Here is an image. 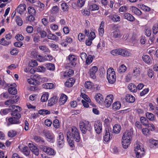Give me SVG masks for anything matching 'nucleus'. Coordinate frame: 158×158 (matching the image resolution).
I'll list each match as a JSON object with an SVG mask.
<instances>
[{
	"instance_id": "f704fd0d",
	"label": "nucleus",
	"mask_w": 158,
	"mask_h": 158,
	"mask_svg": "<svg viewBox=\"0 0 158 158\" xmlns=\"http://www.w3.org/2000/svg\"><path fill=\"white\" fill-rule=\"evenodd\" d=\"M132 11L133 13L137 15H139L142 14V12L139 9L134 6L132 7Z\"/></svg>"
},
{
	"instance_id": "0e129e2a",
	"label": "nucleus",
	"mask_w": 158,
	"mask_h": 158,
	"mask_svg": "<svg viewBox=\"0 0 158 158\" xmlns=\"http://www.w3.org/2000/svg\"><path fill=\"white\" fill-rule=\"evenodd\" d=\"M47 68L48 70H53L55 69V66L54 64L48 63L47 64Z\"/></svg>"
},
{
	"instance_id": "f8f14e48",
	"label": "nucleus",
	"mask_w": 158,
	"mask_h": 158,
	"mask_svg": "<svg viewBox=\"0 0 158 158\" xmlns=\"http://www.w3.org/2000/svg\"><path fill=\"white\" fill-rule=\"evenodd\" d=\"M131 132L129 131H127L123 133L122 138V139L125 140H128V141H131Z\"/></svg>"
},
{
	"instance_id": "4be33fe9",
	"label": "nucleus",
	"mask_w": 158,
	"mask_h": 158,
	"mask_svg": "<svg viewBox=\"0 0 158 158\" xmlns=\"http://www.w3.org/2000/svg\"><path fill=\"white\" fill-rule=\"evenodd\" d=\"M110 137L109 129H106V132L103 137L104 141L106 142H108L110 140Z\"/></svg>"
},
{
	"instance_id": "aec40b11",
	"label": "nucleus",
	"mask_w": 158,
	"mask_h": 158,
	"mask_svg": "<svg viewBox=\"0 0 158 158\" xmlns=\"http://www.w3.org/2000/svg\"><path fill=\"white\" fill-rule=\"evenodd\" d=\"M124 16L125 19L130 21L133 22L135 20V18L134 16L129 13H125L124 15Z\"/></svg>"
},
{
	"instance_id": "f03ea898",
	"label": "nucleus",
	"mask_w": 158,
	"mask_h": 158,
	"mask_svg": "<svg viewBox=\"0 0 158 158\" xmlns=\"http://www.w3.org/2000/svg\"><path fill=\"white\" fill-rule=\"evenodd\" d=\"M72 138L76 142H79L81 139L80 133L77 128L75 126H73L71 128V133L67 132V138Z\"/></svg>"
},
{
	"instance_id": "680f3d73",
	"label": "nucleus",
	"mask_w": 158,
	"mask_h": 158,
	"mask_svg": "<svg viewBox=\"0 0 158 158\" xmlns=\"http://www.w3.org/2000/svg\"><path fill=\"white\" fill-rule=\"evenodd\" d=\"M67 139L69 145L71 147H73L74 145L73 139H72V138H69H69H67Z\"/></svg>"
},
{
	"instance_id": "b1692460",
	"label": "nucleus",
	"mask_w": 158,
	"mask_h": 158,
	"mask_svg": "<svg viewBox=\"0 0 158 158\" xmlns=\"http://www.w3.org/2000/svg\"><path fill=\"white\" fill-rule=\"evenodd\" d=\"M128 88L129 90L131 92H136L137 91V87L134 84H129L128 85Z\"/></svg>"
},
{
	"instance_id": "1a4fd4ad",
	"label": "nucleus",
	"mask_w": 158,
	"mask_h": 158,
	"mask_svg": "<svg viewBox=\"0 0 158 158\" xmlns=\"http://www.w3.org/2000/svg\"><path fill=\"white\" fill-rule=\"evenodd\" d=\"M98 69V68L96 66H93L89 69V73L91 78L93 79L96 78V73L97 72Z\"/></svg>"
},
{
	"instance_id": "423d86ee",
	"label": "nucleus",
	"mask_w": 158,
	"mask_h": 158,
	"mask_svg": "<svg viewBox=\"0 0 158 158\" xmlns=\"http://www.w3.org/2000/svg\"><path fill=\"white\" fill-rule=\"evenodd\" d=\"M120 55L123 57L131 56L132 54L130 52L124 49H118V55Z\"/></svg>"
},
{
	"instance_id": "c756f323",
	"label": "nucleus",
	"mask_w": 158,
	"mask_h": 158,
	"mask_svg": "<svg viewBox=\"0 0 158 158\" xmlns=\"http://www.w3.org/2000/svg\"><path fill=\"white\" fill-rule=\"evenodd\" d=\"M19 148L26 156H27L29 155L30 151L27 147L25 146L22 148H21L20 146H19Z\"/></svg>"
},
{
	"instance_id": "de8ad7c7",
	"label": "nucleus",
	"mask_w": 158,
	"mask_h": 158,
	"mask_svg": "<svg viewBox=\"0 0 158 158\" xmlns=\"http://www.w3.org/2000/svg\"><path fill=\"white\" fill-rule=\"evenodd\" d=\"M89 8L90 10L93 11L98 10L99 9V7L97 5L93 4L89 6Z\"/></svg>"
},
{
	"instance_id": "6ab92c4d",
	"label": "nucleus",
	"mask_w": 158,
	"mask_h": 158,
	"mask_svg": "<svg viewBox=\"0 0 158 158\" xmlns=\"http://www.w3.org/2000/svg\"><path fill=\"white\" fill-rule=\"evenodd\" d=\"M34 77L35 78H36L37 80L38 81V82H39V85L40 84V82L44 83L47 80L46 77L39 76L38 75H34Z\"/></svg>"
},
{
	"instance_id": "ea45409f",
	"label": "nucleus",
	"mask_w": 158,
	"mask_h": 158,
	"mask_svg": "<svg viewBox=\"0 0 158 158\" xmlns=\"http://www.w3.org/2000/svg\"><path fill=\"white\" fill-rule=\"evenodd\" d=\"M134 151L135 153H137V152L139 153L142 152V151H145V150L144 148L139 145L135 147Z\"/></svg>"
},
{
	"instance_id": "39448f33",
	"label": "nucleus",
	"mask_w": 158,
	"mask_h": 158,
	"mask_svg": "<svg viewBox=\"0 0 158 158\" xmlns=\"http://www.w3.org/2000/svg\"><path fill=\"white\" fill-rule=\"evenodd\" d=\"M94 128L96 132L98 134H100L102 130V122L99 120L96 121L94 123Z\"/></svg>"
},
{
	"instance_id": "bb28decb",
	"label": "nucleus",
	"mask_w": 158,
	"mask_h": 158,
	"mask_svg": "<svg viewBox=\"0 0 158 158\" xmlns=\"http://www.w3.org/2000/svg\"><path fill=\"white\" fill-rule=\"evenodd\" d=\"M94 98L96 102L99 103H101V102H103L104 100V98L102 97V95L100 93L96 95Z\"/></svg>"
},
{
	"instance_id": "412c9836",
	"label": "nucleus",
	"mask_w": 158,
	"mask_h": 158,
	"mask_svg": "<svg viewBox=\"0 0 158 158\" xmlns=\"http://www.w3.org/2000/svg\"><path fill=\"white\" fill-rule=\"evenodd\" d=\"M142 59L145 63L148 64H150L151 60L150 56L147 55H143L142 56Z\"/></svg>"
},
{
	"instance_id": "58836bf2",
	"label": "nucleus",
	"mask_w": 158,
	"mask_h": 158,
	"mask_svg": "<svg viewBox=\"0 0 158 158\" xmlns=\"http://www.w3.org/2000/svg\"><path fill=\"white\" fill-rule=\"evenodd\" d=\"M15 21L18 25L21 26L23 24V21L22 19L18 16H16L15 18Z\"/></svg>"
},
{
	"instance_id": "7c9ffc66",
	"label": "nucleus",
	"mask_w": 158,
	"mask_h": 158,
	"mask_svg": "<svg viewBox=\"0 0 158 158\" xmlns=\"http://www.w3.org/2000/svg\"><path fill=\"white\" fill-rule=\"evenodd\" d=\"M121 106V104L120 102L117 101L114 103L112 105L113 109L114 110H117L119 109Z\"/></svg>"
},
{
	"instance_id": "6e6d98bb",
	"label": "nucleus",
	"mask_w": 158,
	"mask_h": 158,
	"mask_svg": "<svg viewBox=\"0 0 158 158\" xmlns=\"http://www.w3.org/2000/svg\"><path fill=\"white\" fill-rule=\"evenodd\" d=\"M49 95L48 93H45L43 94L41 98V101L42 102H45L47 100L48 97Z\"/></svg>"
},
{
	"instance_id": "09e8293b",
	"label": "nucleus",
	"mask_w": 158,
	"mask_h": 158,
	"mask_svg": "<svg viewBox=\"0 0 158 158\" xmlns=\"http://www.w3.org/2000/svg\"><path fill=\"white\" fill-rule=\"evenodd\" d=\"M28 11L30 15H35V10L33 7L29 6L28 8Z\"/></svg>"
},
{
	"instance_id": "4c0bfd02",
	"label": "nucleus",
	"mask_w": 158,
	"mask_h": 158,
	"mask_svg": "<svg viewBox=\"0 0 158 158\" xmlns=\"http://www.w3.org/2000/svg\"><path fill=\"white\" fill-rule=\"evenodd\" d=\"M121 126L118 124H116L113 128V132L115 134L118 133L120 130Z\"/></svg>"
},
{
	"instance_id": "2eb2a0df",
	"label": "nucleus",
	"mask_w": 158,
	"mask_h": 158,
	"mask_svg": "<svg viewBox=\"0 0 158 158\" xmlns=\"http://www.w3.org/2000/svg\"><path fill=\"white\" fill-rule=\"evenodd\" d=\"M26 10V6L24 4H21L19 5L16 10L20 14L22 15L23 12Z\"/></svg>"
},
{
	"instance_id": "a18cd8bd",
	"label": "nucleus",
	"mask_w": 158,
	"mask_h": 158,
	"mask_svg": "<svg viewBox=\"0 0 158 158\" xmlns=\"http://www.w3.org/2000/svg\"><path fill=\"white\" fill-rule=\"evenodd\" d=\"M8 92L10 94L12 95H15L17 93V90L14 87H11L9 88Z\"/></svg>"
},
{
	"instance_id": "8fccbe9b",
	"label": "nucleus",
	"mask_w": 158,
	"mask_h": 158,
	"mask_svg": "<svg viewBox=\"0 0 158 158\" xmlns=\"http://www.w3.org/2000/svg\"><path fill=\"white\" fill-rule=\"evenodd\" d=\"M145 151H142V152H137L135 154V156L137 158H142L145 155Z\"/></svg>"
},
{
	"instance_id": "9b49d317",
	"label": "nucleus",
	"mask_w": 158,
	"mask_h": 158,
	"mask_svg": "<svg viewBox=\"0 0 158 158\" xmlns=\"http://www.w3.org/2000/svg\"><path fill=\"white\" fill-rule=\"evenodd\" d=\"M149 145L151 148L156 149L158 148V140L152 139L149 140Z\"/></svg>"
},
{
	"instance_id": "052dcab7",
	"label": "nucleus",
	"mask_w": 158,
	"mask_h": 158,
	"mask_svg": "<svg viewBox=\"0 0 158 158\" xmlns=\"http://www.w3.org/2000/svg\"><path fill=\"white\" fill-rule=\"evenodd\" d=\"M53 125L54 127L56 128H58L60 127V124L59 121L57 119L54 120L53 122Z\"/></svg>"
},
{
	"instance_id": "603ef678",
	"label": "nucleus",
	"mask_w": 158,
	"mask_h": 158,
	"mask_svg": "<svg viewBox=\"0 0 158 158\" xmlns=\"http://www.w3.org/2000/svg\"><path fill=\"white\" fill-rule=\"evenodd\" d=\"M46 153L49 155H53L55 154L54 151L51 148H48L46 150Z\"/></svg>"
},
{
	"instance_id": "4d7b16f0",
	"label": "nucleus",
	"mask_w": 158,
	"mask_h": 158,
	"mask_svg": "<svg viewBox=\"0 0 158 158\" xmlns=\"http://www.w3.org/2000/svg\"><path fill=\"white\" fill-rule=\"evenodd\" d=\"M133 74L134 76L137 77L140 74L139 69V68H135V69L133 70Z\"/></svg>"
},
{
	"instance_id": "473e14b6",
	"label": "nucleus",
	"mask_w": 158,
	"mask_h": 158,
	"mask_svg": "<svg viewBox=\"0 0 158 158\" xmlns=\"http://www.w3.org/2000/svg\"><path fill=\"white\" fill-rule=\"evenodd\" d=\"M141 123L144 126L147 127L148 126V121L145 117H141L140 118Z\"/></svg>"
},
{
	"instance_id": "7ed1b4c3",
	"label": "nucleus",
	"mask_w": 158,
	"mask_h": 158,
	"mask_svg": "<svg viewBox=\"0 0 158 158\" xmlns=\"http://www.w3.org/2000/svg\"><path fill=\"white\" fill-rule=\"evenodd\" d=\"M107 78L108 82L111 84H113L116 81V75L113 69L109 68L107 72Z\"/></svg>"
},
{
	"instance_id": "c9c22d12",
	"label": "nucleus",
	"mask_w": 158,
	"mask_h": 158,
	"mask_svg": "<svg viewBox=\"0 0 158 158\" xmlns=\"http://www.w3.org/2000/svg\"><path fill=\"white\" fill-rule=\"evenodd\" d=\"M131 143L130 141H128V140L122 139V144L123 147V148L126 149L130 145Z\"/></svg>"
},
{
	"instance_id": "37998d69",
	"label": "nucleus",
	"mask_w": 158,
	"mask_h": 158,
	"mask_svg": "<svg viewBox=\"0 0 158 158\" xmlns=\"http://www.w3.org/2000/svg\"><path fill=\"white\" fill-rule=\"evenodd\" d=\"M127 68L124 64H122L118 69V72L120 73H124L126 70Z\"/></svg>"
},
{
	"instance_id": "a19ab883",
	"label": "nucleus",
	"mask_w": 158,
	"mask_h": 158,
	"mask_svg": "<svg viewBox=\"0 0 158 158\" xmlns=\"http://www.w3.org/2000/svg\"><path fill=\"white\" fill-rule=\"evenodd\" d=\"M42 87L46 89H52L54 87V85L52 83H46L42 85Z\"/></svg>"
},
{
	"instance_id": "13d9d810",
	"label": "nucleus",
	"mask_w": 158,
	"mask_h": 158,
	"mask_svg": "<svg viewBox=\"0 0 158 158\" xmlns=\"http://www.w3.org/2000/svg\"><path fill=\"white\" fill-rule=\"evenodd\" d=\"M61 6L62 9L64 11H67L68 10L69 6L67 3L64 2L62 3L61 4Z\"/></svg>"
},
{
	"instance_id": "393cba45",
	"label": "nucleus",
	"mask_w": 158,
	"mask_h": 158,
	"mask_svg": "<svg viewBox=\"0 0 158 158\" xmlns=\"http://www.w3.org/2000/svg\"><path fill=\"white\" fill-rule=\"evenodd\" d=\"M125 99L126 102L129 103H133L135 100L134 97L131 94H127L125 97Z\"/></svg>"
},
{
	"instance_id": "bf43d9fd",
	"label": "nucleus",
	"mask_w": 158,
	"mask_h": 158,
	"mask_svg": "<svg viewBox=\"0 0 158 158\" xmlns=\"http://www.w3.org/2000/svg\"><path fill=\"white\" fill-rule=\"evenodd\" d=\"M38 5L39 8V10L40 11H42L44 10L45 6L44 4L39 2L38 3Z\"/></svg>"
},
{
	"instance_id": "72a5a7b5",
	"label": "nucleus",
	"mask_w": 158,
	"mask_h": 158,
	"mask_svg": "<svg viewBox=\"0 0 158 158\" xmlns=\"http://www.w3.org/2000/svg\"><path fill=\"white\" fill-rule=\"evenodd\" d=\"M138 7L145 11L148 12L151 10L150 8L149 7L143 4L139 5Z\"/></svg>"
},
{
	"instance_id": "49530a36",
	"label": "nucleus",
	"mask_w": 158,
	"mask_h": 158,
	"mask_svg": "<svg viewBox=\"0 0 158 158\" xmlns=\"http://www.w3.org/2000/svg\"><path fill=\"white\" fill-rule=\"evenodd\" d=\"M47 38L48 39L53 40H57L58 39V37L55 35L50 33L47 36Z\"/></svg>"
},
{
	"instance_id": "ddd939ff",
	"label": "nucleus",
	"mask_w": 158,
	"mask_h": 158,
	"mask_svg": "<svg viewBox=\"0 0 158 158\" xmlns=\"http://www.w3.org/2000/svg\"><path fill=\"white\" fill-rule=\"evenodd\" d=\"M77 59L74 55H70L68 56V60L72 66H75L76 64V61Z\"/></svg>"
},
{
	"instance_id": "e433bc0d",
	"label": "nucleus",
	"mask_w": 158,
	"mask_h": 158,
	"mask_svg": "<svg viewBox=\"0 0 158 158\" xmlns=\"http://www.w3.org/2000/svg\"><path fill=\"white\" fill-rule=\"evenodd\" d=\"M11 42L10 40L7 41L6 40H5L4 38H2L0 40V44L3 46H7L9 45Z\"/></svg>"
},
{
	"instance_id": "79ce46f5",
	"label": "nucleus",
	"mask_w": 158,
	"mask_h": 158,
	"mask_svg": "<svg viewBox=\"0 0 158 158\" xmlns=\"http://www.w3.org/2000/svg\"><path fill=\"white\" fill-rule=\"evenodd\" d=\"M34 139L36 142L40 143L42 144H43L44 143V140L40 136H35L34 137Z\"/></svg>"
},
{
	"instance_id": "3c124183",
	"label": "nucleus",
	"mask_w": 158,
	"mask_h": 158,
	"mask_svg": "<svg viewBox=\"0 0 158 158\" xmlns=\"http://www.w3.org/2000/svg\"><path fill=\"white\" fill-rule=\"evenodd\" d=\"M81 97L86 102H90L91 100L88 96L86 94L81 93Z\"/></svg>"
},
{
	"instance_id": "f3484780",
	"label": "nucleus",
	"mask_w": 158,
	"mask_h": 158,
	"mask_svg": "<svg viewBox=\"0 0 158 158\" xmlns=\"http://www.w3.org/2000/svg\"><path fill=\"white\" fill-rule=\"evenodd\" d=\"M36 30L37 33L40 34L41 38H44L46 36V32L44 31L41 27H37Z\"/></svg>"
},
{
	"instance_id": "0eeeda50",
	"label": "nucleus",
	"mask_w": 158,
	"mask_h": 158,
	"mask_svg": "<svg viewBox=\"0 0 158 158\" xmlns=\"http://www.w3.org/2000/svg\"><path fill=\"white\" fill-rule=\"evenodd\" d=\"M64 135L62 133L60 132L58 137L57 145L60 148H62L64 145Z\"/></svg>"
},
{
	"instance_id": "6e6552de",
	"label": "nucleus",
	"mask_w": 158,
	"mask_h": 158,
	"mask_svg": "<svg viewBox=\"0 0 158 158\" xmlns=\"http://www.w3.org/2000/svg\"><path fill=\"white\" fill-rule=\"evenodd\" d=\"M18 114L17 116H12V117L9 118L8 121L11 124L19 123L21 116V114Z\"/></svg>"
},
{
	"instance_id": "f257e3e1",
	"label": "nucleus",
	"mask_w": 158,
	"mask_h": 158,
	"mask_svg": "<svg viewBox=\"0 0 158 158\" xmlns=\"http://www.w3.org/2000/svg\"><path fill=\"white\" fill-rule=\"evenodd\" d=\"M79 127L81 133L84 134L87 133H91L92 127L89 121H80L79 123Z\"/></svg>"
},
{
	"instance_id": "e2e57ef3",
	"label": "nucleus",
	"mask_w": 158,
	"mask_h": 158,
	"mask_svg": "<svg viewBox=\"0 0 158 158\" xmlns=\"http://www.w3.org/2000/svg\"><path fill=\"white\" fill-rule=\"evenodd\" d=\"M143 134L145 135H148L150 134L149 130L148 128H143L142 129Z\"/></svg>"
},
{
	"instance_id": "864d4df0",
	"label": "nucleus",
	"mask_w": 158,
	"mask_h": 158,
	"mask_svg": "<svg viewBox=\"0 0 158 158\" xmlns=\"http://www.w3.org/2000/svg\"><path fill=\"white\" fill-rule=\"evenodd\" d=\"M38 113L40 114H48L50 113V111L48 110L42 109L39 110Z\"/></svg>"
},
{
	"instance_id": "69168bd1",
	"label": "nucleus",
	"mask_w": 158,
	"mask_h": 158,
	"mask_svg": "<svg viewBox=\"0 0 158 158\" xmlns=\"http://www.w3.org/2000/svg\"><path fill=\"white\" fill-rule=\"evenodd\" d=\"M39 48L40 50H41L43 52H48L49 50L48 48L45 46H40Z\"/></svg>"
},
{
	"instance_id": "20e7f679",
	"label": "nucleus",
	"mask_w": 158,
	"mask_h": 158,
	"mask_svg": "<svg viewBox=\"0 0 158 158\" xmlns=\"http://www.w3.org/2000/svg\"><path fill=\"white\" fill-rule=\"evenodd\" d=\"M43 133L48 141L51 143H53L54 136L51 132L48 130H44L43 131Z\"/></svg>"
},
{
	"instance_id": "dca6fc26",
	"label": "nucleus",
	"mask_w": 158,
	"mask_h": 158,
	"mask_svg": "<svg viewBox=\"0 0 158 158\" xmlns=\"http://www.w3.org/2000/svg\"><path fill=\"white\" fill-rule=\"evenodd\" d=\"M58 98L56 96H54L48 100V105L52 106L56 104L57 102Z\"/></svg>"
},
{
	"instance_id": "cd10ccee",
	"label": "nucleus",
	"mask_w": 158,
	"mask_h": 158,
	"mask_svg": "<svg viewBox=\"0 0 158 158\" xmlns=\"http://www.w3.org/2000/svg\"><path fill=\"white\" fill-rule=\"evenodd\" d=\"M108 17L109 19H111L114 22H119L120 20V17L118 15H109Z\"/></svg>"
},
{
	"instance_id": "5fc2aeb1",
	"label": "nucleus",
	"mask_w": 158,
	"mask_h": 158,
	"mask_svg": "<svg viewBox=\"0 0 158 158\" xmlns=\"http://www.w3.org/2000/svg\"><path fill=\"white\" fill-rule=\"evenodd\" d=\"M17 134V133L15 131L13 130L9 131L8 133V137L12 138L15 136Z\"/></svg>"
},
{
	"instance_id": "a878e982",
	"label": "nucleus",
	"mask_w": 158,
	"mask_h": 158,
	"mask_svg": "<svg viewBox=\"0 0 158 158\" xmlns=\"http://www.w3.org/2000/svg\"><path fill=\"white\" fill-rule=\"evenodd\" d=\"M146 115L147 118L151 121H154L156 119V116L152 113L147 112L146 113Z\"/></svg>"
},
{
	"instance_id": "c03bdc74",
	"label": "nucleus",
	"mask_w": 158,
	"mask_h": 158,
	"mask_svg": "<svg viewBox=\"0 0 158 158\" xmlns=\"http://www.w3.org/2000/svg\"><path fill=\"white\" fill-rule=\"evenodd\" d=\"M85 63L87 65H89L92 62L93 59L92 56L89 55L86 58Z\"/></svg>"
},
{
	"instance_id": "774afa93",
	"label": "nucleus",
	"mask_w": 158,
	"mask_h": 158,
	"mask_svg": "<svg viewBox=\"0 0 158 158\" xmlns=\"http://www.w3.org/2000/svg\"><path fill=\"white\" fill-rule=\"evenodd\" d=\"M29 66L31 67H34L38 65L37 63L36 60H32L29 63Z\"/></svg>"
},
{
	"instance_id": "c85d7f7f",
	"label": "nucleus",
	"mask_w": 158,
	"mask_h": 158,
	"mask_svg": "<svg viewBox=\"0 0 158 158\" xmlns=\"http://www.w3.org/2000/svg\"><path fill=\"white\" fill-rule=\"evenodd\" d=\"M33 79L30 78L28 79L27 80L28 83L31 85H39V82L38 80H37L36 79H35L34 78V76H33Z\"/></svg>"
},
{
	"instance_id": "338daca9",
	"label": "nucleus",
	"mask_w": 158,
	"mask_h": 158,
	"mask_svg": "<svg viewBox=\"0 0 158 158\" xmlns=\"http://www.w3.org/2000/svg\"><path fill=\"white\" fill-rule=\"evenodd\" d=\"M85 2V0H78L77 1L78 6L80 7H82L84 5Z\"/></svg>"
},
{
	"instance_id": "2f4dec72",
	"label": "nucleus",
	"mask_w": 158,
	"mask_h": 158,
	"mask_svg": "<svg viewBox=\"0 0 158 158\" xmlns=\"http://www.w3.org/2000/svg\"><path fill=\"white\" fill-rule=\"evenodd\" d=\"M72 42V39L69 37L67 36L66 37L65 40L62 43H61V44L63 46H64V47H66L68 45L67 43H71Z\"/></svg>"
},
{
	"instance_id": "9d476101",
	"label": "nucleus",
	"mask_w": 158,
	"mask_h": 158,
	"mask_svg": "<svg viewBox=\"0 0 158 158\" xmlns=\"http://www.w3.org/2000/svg\"><path fill=\"white\" fill-rule=\"evenodd\" d=\"M113 98V96L112 95L110 94L107 96L104 101L106 107H108L111 105L112 102Z\"/></svg>"
},
{
	"instance_id": "a211bd4d",
	"label": "nucleus",
	"mask_w": 158,
	"mask_h": 158,
	"mask_svg": "<svg viewBox=\"0 0 158 158\" xmlns=\"http://www.w3.org/2000/svg\"><path fill=\"white\" fill-rule=\"evenodd\" d=\"M15 98H14L13 100L9 99L7 100L5 102V104L6 105L9 106L14 103H16L18 100V97L16 96L15 97Z\"/></svg>"
},
{
	"instance_id": "5701e85b",
	"label": "nucleus",
	"mask_w": 158,
	"mask_h": 158,
	"mask_svg": "<svg viewBox=\"0 0 158 158\" xmlns=\"http://www.w3.org/2000/svg\"><path fill=\"white\" fill-rule=\"evenodd\" d=\"M67 99V97L66 95L64 94H62L60 98L59 101L60 105L64 104L66 102Z\"/></svg>"
},
{
	"instance_id": "4468645a",
	"label": "nucleus",
	"mask_w": 158,
	"mask_h": 158,
	"mask_svg": "<svg viewBox=\"0 0 158 158\" xmlns=\"http://www.w3.org/2000/svg\"><path fill=\"white\" fill-rule=\"evenodd\" d=\"M29 146L32 152L35 155L38 156L39 154V152L38 148L37 147L34 145L29 143Z\"/></svg>"
}]
</instances>
